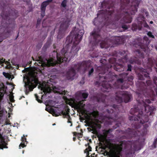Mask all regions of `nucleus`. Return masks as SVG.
<instances>
[{
  "mask_svg": "<svg viewBox=\"0 0 157 157\" xmlns=\"http://www.w3.org/2000/svg\"><path fill=\"white\" fill-rule=\"evenodd\" d=\"M157 73V68L155 67ZM154 83L150 80L146 81V84L142 81H138L136 83L137 89L140 91L137 93L138 102L137 107L132 108L130 113L132 115L129 116L130 121L134 122L132 124L135 129L128 128L125 130L124 133L128 138L136 136H144L147 134V124H143L148 121V115L152 116L156 109L153 106H150L146 104H150L151 100H154L156 94L157 96V77H154Z\"/></svg>",
  "mask_w": 157,
  "mask_h": 157,
  "instance_id": "obj_1",
  "label": "nucleus"
},
{
  "mask_svg": "<svg viewBox=\"0 0 157 157\" xmlns=\"http://www.w3.org/2000/svg\"><path fill=\"white\" fill-rule=\"evenodd\" d=\"M71 33L66 38V45L61 50V53L54 50L52 53V57L46 59L48 67H54L62 62H69L77 54L80 49L78 45L82 39L84 31L76 30L75 32L72 31Z\"/></svg>",
  "mask_w": 157,
  "mask_h": 157,
  "instance_id": "obj_2",
  "label": "nucleus"
},
{
  "mask_svg": "<svg viewBox=\"0 0 157 157\" xmlns=\"http://www.w3.org/2000/svg\"><path fill=\"white\" fill-rule=\"evenodd\" d=\"M106 147L110 149L109 152L105 150L103 153L105 156H109V157H121L122 156V152L123 149L125 151L127 155L134 154L136 151L141 149V144L139 141H136L132 143L129 141H124L120 144L117 145L114 147L112 148L113 144L109 141H106Z\"/></svg>",
  "mask_w": 157,
  "mask_h": 157,
  "instance_id": "obj_3",
  "label": "nucleus"
},
{
  "mask_svg": "<svg viewBox=\"0 0 157 157\" xmlns=\"http://www.w3.org/2000/svg\"><path fill=\"white\" fill-rule=\"evenodd\" d=\"M7 3L0 2V8L2 10V26L5 28L4 33L9 34L14 28L15 20L18 16L17 11L14 9H11Z\"/></svg>",
  "mask_w": 157,
  "mask_h": 157,
  "instance_id": "obj_4",
  "label": "nucleus"
},
{
  "mask_svg": "<svg viewBox=\"0 0 157 157\" xmlns=\"http://www.w3.org/2000/svg\"><path fill=\"white\" fill-rule=\"evenodd\" d=\"M141 0H132L130 7L127 11H124V10L127 9L130 0H121V11L120 13L117 12V14L114 18L115 21H118L122 17L123 18L121 20L122 24L130 23L132 21V15H134L137 11L138 6Z\"/></svg>",
  "mask_w": 157,
  "mask_h": 157,
  "instance_id": "obj_5",
  "label": "nucleus"
},
{
  "mask_svg": "<svg viewBox=\"0 0 157 157\" xmlns=\"http://www.w3.org/2000/svg\"><path fill=\"white\" fill-rule=\"evenodd\" d=\"M109 67L105 68L104 67H98L97 70L99 71L98 74V81L95 82V84L99 86L101 85L103 88L105 89L103 91L109 92L114 89L113 87H115V84L113 86L112 85L111 83L116 84V82H113L114 76L112 72L108 71Z\"/></svg>",
  "mask_w": 157,
  "mask_h": 157,
  "instance_id": "obj_6",
  "label": "nucleus"
},
{
  "mask_svg": "<svg viewBox=\"0 0 157 157\" xmlns=\"http://www.w3.org/2000/svg\"><path fill=\"white\" fill-rule=\"evenodd\" d=\"M111 108L107 109L106 112L109 114V116L107 117L108 119L107 124L109 125L112 124L114 123L116 125L113 127V129H115L120 126L121 123L120 122L117 123L116 121H118V114L119 112V106L114 104Z\"/></svg>",
  "mask_w": 157,
  "mask_h": 157,
  "instance_id": "obj_7",
  "label": "nucleus"
},
{
  "mask_svg": "<svg viewBox=\"0 0 157 157\" xmlns=\"http://www.w3.org/2000/svg\"><path fill=\"white\" fill-rule=\"evenodd\" d=\"M91 67L90 63L88 61H84L75 64L74 67H71L69 69L66 75V78L68 80H72L74 79L76 74L75 70L78 71L81 69L86 70Z\"/></svg>",
  "mask_w": 157,
  "mask_h": 157,
  "instance_id": "obj_8",
  "label": "nucleus"
},
{
  "mask_svg": "<svg viewBox=\"0 0 157 157\" xmlns=\"http://www.w3.org/2000/svg\"><path fill=\"white\" fill-rule=\"evenodd\" d=\"M27 81L25 83V86L26 88L25 94H27L29 91H32L39 83L37 75H32L30 77L27 78Z\"/></svg>",
  "mask_w": 157,
  "mask_h": 157,
  "instance_id": "obj_9",
  "label": "nucleus"
},
{
  "mask_svg": "<svg viewBox=\"0 0 157 157\" xmlns=\"http://www.w3.org/2000/svg\"><path fill=\"white\" fill-rule=\"evenodd\" d=\"M71 20V17H66L64 18L63 21L60 26L59 31L57 35L58 39H60L64 37L65 31L70 25V22Z\"/></svg>",
  "mask_w": 157,
  "mask_h": 157,
  "instance_id": "obj_10",
  "label": "nucleus"
},
{
  "mask_svg": "<svg viewBox=\"0 0 157 157\" xmlns=\"http://www.w3.org/2000/svg\"><path fill=\"white\" fill-rule=\"evenodd\" d=\"M116 94L115 99L117 101L120 103L123 101L127 103L130 101L131 95L128 92L119 91Z\"/></svg>",
  "mask_w": 157,
  "mask_h": 157,
  "instance_id": "obj_11",
  "label": "nucleus"
},
{
  "mask_svg": "<svg viewBox=\"0 0 157 157\" xmlns=\"http://www.w3.org/2000/svg\"><path fill=\"white\" fill-rule=\"evenodd\" d=\"M90 35L93 37V40H91L90 43L92 44L93 48L94 49V47L101 41V37L99 32L94 30L90 33Z\"/></svg>",
  "mask_w": 157,
  "mask_h": 157,
  "instance_id": "obj_12",
  "label": "nucleus"
},
{
  "mask_svg": "<svg viewBox=\"0 0 157 157\" xmlns=\"http://www.w3.org/2000/svg\"><path fill=\"white\" fill-rule=\"evenodd\" d=\"M114 11L113 10H107L106 9L102 10L99 11V13L97 14L98 17H102L103 20H105L108 22L110 21V17L111 15L113 13Z\"/></svg>",
  "mask_w": 157,
  "mask_h": 157,
  "instance_id": "obj_13",
  "label": "nucleus"
},
{
  "mask_svg": "<svg viewBox=\"0 0 157 157\" xmlns=\"http://www.w3.org/2000/svg\"><path fill=\"white\" fill-rule=\"evenodd\" d=\"M53 0H47L43 2L41 4L40 10L41 11V16L43 18L45 14V11L46 6L48 5L50 3L52 2Z\"/></svg>",
  "mask_w": 157,
  "mask_h": 157,
  "instance_id": "obj_14",
  "label": "nucleus"
},
{
  "mask_svg": "<svg viewBox=\"0 0 157 157\" xmlns=\"http://www.w3.org/2000/svg\"><path fill=\"white\" fill-rule=\"evenodd\" d=\"M113 45H117L123 44L125 41V39L122 36H118L113 37L111 40Z\"/></svg>",
  "mask_w": 157,
  "mask_h": 157,
  "instance_id": "obj_15",
  "label": "nucleus"
},
{
  "mask_svg": "<svg viewBox=\"0 0 157 157\" xmlns=\"http://www.w3.org/2000/svg\"><path fill=\"white\" fill-rule=\"evenodd\" d=\"M115 53L117 54V56H118V54H117L116 51H115ZM119 55H121V56H123L124 54L125 55L123 57H121L120 59H118V60L120 62H122L124 63L125 62H127L128 61V56L125 53V52L124 51L123 52H120L118 53Z\"/></svg>",
  "mask_w": 157,
  "mask_h": 157,
  "instance_id": "obj_16",
  "label": "nucleus"
},
{
  "mask_svg": "<svg viewBox=\"0 0 157 157\" xmlns=\"http://www.w3.org/2000/svg\"><path fill=\"white\" fill-rule=\"evenodd\" d=\"M95 98L98 102L105 103L106 98V95L101 93H98L96 96H95Z\"/></svg>",
  "mask_w": 157,
  "mask_h": 157,
  "instance_id": "obj_17",
  "label": "nucleus"
},
{
  "mask_svg": "<svg viewBox=\"0 0 157 157\" xmlns=\"http://www.w3.org/2000/svg\"><path fill=\"white\" fill-rule=\"evenodd\" d=\"M144 70V71L138 73V76L139 79L143 80H144V78L148 79L150 78L149 73L145 71L146 70Z\"/></svg>",
  "mask_w": 157,
  "mask_h": 157,
  "instance_id": "obj_18",
  "label": "nucleus"
},
{
  "mask_svg": "<svg viewBox=\"0 0 157 157\" xmlns=\"http://www.w3.org/2000/svg\"><path fill=\"white\" fill-rule=\"evenodd\" d=\"M5 63L6 64L5 68L7 69H10L11 67V64L8 61H6L5 59L2 58H0V64L2 66H3V64Z\"/></svg>",
  "mask_w": 157,
  "mask_h": 157,
  "instance_id": "obj_19",
  "label": "nucleus"
},
{
  "mask_svg": "<svg viewBox=\"0 0 157 157\" xmlns=\"http://www.w3.org/2000/svg\"><path fill=\"white\" fill-rule=\"evenodd\" d=\"M142 23V21H139L138 23V25H137L136 23L133 24L132 27V29L134 31H136L137 29L140 30L142 28L141 25Z\"/></svg>",
  "mask_w": 157,
  "mask_h": 157,
  "instance_id": "obj_20",
  "label": "nucleus"
},
{
  "mask_svg": "<svg viewBox=\"0 0 157 157\" xmlns=\"http://www.w3.org/2000/svg\"><path fill=\"white\" fill-rule=\"evenodd\" d=\"M119 76L120 78L117 79L116 82L120 84L124 82L126 80L125 79V74L124 73L120 74Z\"/></svg>",
  "mask_w": 157,
  "mask_h": 157,
  "instance_id": "obj_21",
  "label": "nucleus"
},
{
  "mask_svg": "<svg viewBox=\"0 0 157 157\" xmlns=\"http://www.w3.org/2000/svg\"><path fill=\"white\" fill-rule=\"evenodd\" d=\"M114 69L118 71L121 72L124 71L123 65L121 64H117L114 65L113 66Z\"/></svg>",
  "mask_w": 157,
  "mask_h": 157,
  "instance_id": "obj_22",
  "label": "nucleus"
},
{
  "mask_svg": "<svg viewBox=\"0 0 157 157\" xmlns=\"http://www.w3.org/2000/svg\"><path fill=\"white\" fill-rule=\"evenodd\" d=\"M85 100H82L78 102L76 105V107L78 110H81L84 107L85 104L83 103Z\"/></svg>",
  "mask_w": 157,
  "mask_h": 157,
  "instance_id": "obj_23",
  "label": "nucleus"
},
{
  "mask_svg": "<svg viewBox=\"0 0 157 157\" xmlns=\"http://www.w3.org/2000/svg\"><path fill=\"white\" fill-rule=\"evenodd\" d=\"M101 8L103 9H107L108 10L111 9V7L108 2L105 1H103L101 2Z\"/></svg>",
  "mask_w": 157,
  "mask_h": 157,
  "instance_id": "obj_24",
  "label": "nucleus"
},
{
  "mask_svg": "<svg viewBox=\"0 0 157 157\" xmlns=\"http://www.w3.org/2000/svg\"><path fill=\"white\" fill-rule=\"evenodd\" d=\"M148 63L147 64L149 68L152 67L155 63V60L152 58H149L148 59Z\"/></svg>",
  "mask_w": 157,
  "mask_h": 157,
  "instance_id": "obj_25",
  "label": "nucleus"
},
{
  "mask_svg": "<svg viewBox=\"0 0 157 157\" xmlns=\"http://www.w3.org/2000/svg\"><path fill=\"white\" fill-rule=\"evenodd\" d=\"M97 136L99 141L102 142H104L106 137L104 135H103L100 134H98Z\"/></svg>",
  "mask_w": 157,
  "mask_h": 157,
  "instance_id": "obj_26",
  "label": "nucleus"
},
{
  "mask_svg": "<svg viewBox=\"0 0 157 157\" xmlns=\"http://www.w3.org/2000/svg\"><path fill=\"white\" fill-rule=\"evenodd\" d=\"M100 45L101 48H107L110 46V44H109L103 41H102L100 43Z\"/></svg>",
  "mask_w": 157,
  "mask_h": 157,
  "instance_id": "obj_27",
  "label": "nucleus"
},
{
  "mask_svg": "<svg viewBox=\"0 0 157 157\" xmlns=\"http://www.w3.org/2000/svg\"><path fill=\"white\" fill-rule=\"evenodd\" d=\"M6 91L3 88H0V102H1Z\"/></svg>",
  "mask_w": 157,
  "mask_h": 157,
  "instance_id": "obj_28",
  "label": "nucleus"
},
{
  "mask_svg": "<svg viewBox=\"0 0 157 157\" xmlns=\"http://www.w3.org/2000/svg\"><path fill=\"white\" fill-rule=\"evenodd\" d=\"M125 74V76L126 75V76H125V78L126 80L125 81H127V82H131L132 81L133 79V77L131 75L127 77V75H128L127 74Z\"/></svg>",
  "mask_w": 157,
  "mask_h": 157,
  "instance_id": "obj_29",
  "label": "nucleus"
},
{
  "mask_svg": "<svg viewBox=\"0 0 157 157\" xmlns=\"http://www.w3.org/2000/svg\"><path fill=\"white\" fill-rule=\"evenodd\" d=\"M113 131L112 129H109L108 130H103V134L104 135L107 137L109 134Z\"/></svg>",
  "mask_w": 157,
  "mask_h": 157,
  "instance_id": "obj_30",
  "label": "nucleus"
},
{
  "mask_svg": "<svg viewBox=\"0 0 157 157\" xmlns=\"http://www.w3.org/2000/svg\"><path fill=\"white\" fill-rule=\"evenodd\" d=\"M67 0H63L61 2V7L65 8L67 6Z\"/></svg>",
  "mask_w": 157,
  "mask_h": 157,
  "instance_id": "obj_31",
  "label": "nucleus"
},
{
  "mask_svg": "<svg viewBox=\"0 0 157 157\" xmlns=\"http://www.w3.org/2000/svg\"><path fill=\"white\" fill-rule=\"evenodd\" d=\"M91 115L94 118H96L98 117V112L97 111H94L91 113Z\"/></svg>",
  "mask_w": 157,
  "mask_h": 157,
  "instance_id": "obj_32",
  "label": "nucleus"
},
{
  "mask_svg": "<svg viewBox=\"0 0 157 157\" xmlns=\"http://www.w3.org/2000/svg\"><path fill=\"white\" fill-rule=\"evenodd\" d=\"M157 145V138L155 139L153 143L151 145V147L153 148H155L156 147Z\"/></svg>",
  "mask_w": 157,
  "mask_h": 157,
  "instance_id": "obj_33",
  "label": "nucleus"
},
{
  "mask_svg": "<svg viewBox=\"0 0 157 157\" xmlns=\"http://www.w3.org/2000/svg\"><path fill=\"white\" fill-rule=\"evenodd\" d=\"M61 114L63 116V117L65 118L66 116H68V115H69L68 113L67 112V111H62L61 112Z\"/></svg>",
  "mask_w": 157,
  "mask_h": 157,
  "instance_id": "obj_34",
  "label": "nucleus"
},
{
  "mask_svg": "<svg viewBox=\"0 0 157 157\" xmlns=\"http://www.w3.org/2000/svg\"><path fill=\"white\" fill-rule=\"evenodd\" d=\"M147 35L148 36L151 38H155V37L154 35H153L152 34V33L151 32V31H149L147 33Z\"/></svg>",
  "mask_w": 157,
  "mask_h": 157,
  "instance_id": "obj_35",
  "label": "nucleus"
},
{
  "mask_svg": "<svg viewBox=\"0 0 157 157\" xmlns=\"http://www.w3.org/2000/svg\"><path fill=\"white\" fill-rule=\"evenodd\" d=\"M35 97L36 98V100L40 103H41L42 102V101L39 99V97L37 94H35Z\"/></svg>",
  "mask_w": 157,
  "mask_h": 157,
  "instance_id": "obj_36",
  "label": "nucleus"
},
{
  "mask_svg": "<svg viewBox=\"0 0 157 157\" xmlns=\"http://www.w3.org/2000/svg\"><path fill=\"white\" fill-rule=\"evenodd\" d=\"M88 96V93H84L82 94V98L85 99L87 98Z\"/></svg>",
  "mask_w": 157,
  "mask_h": 157,
  "instance_id": "obj_37",
  "label": "nucleus"
},
{
  "mask_svg": "<svg viewBox=\"0 0 157 157\" xmlns=\"http://www.w3.org/2000/svg\"><path fill=\"white\" fill-rule=\"evenodd\" d=\"M48 45L47 44H45L42 48V51H43L44 52H45L46 49L48 48Z\"/></svg>",
  "mask_w": 157,
  "mask_h": 157,
  "instance_id": "obj_38",
  "label": "nucleus"
},
{
  "mask_svg": "<svg viewBox=\"0 0 157 157\" xmlns=\"http://www.w3.org/2000/svg\"><path fill=\"white\" fill-rule=\"evenodd\" d=\"M21 140L22 143L27 142L26 138L25 137L24 135H23V136L21 137Z\"/></svg>",
  "mask_w": 157,
  "mask_h": 157,
  "instance_id": "obj_39",
  "label": "nucleus"
},
{
  "mask_svg": "<svg viewBox=\"0 0 157 157\" xmlns=\"http://www.w3.org/2000/svg\"><path fill=\"white\" fill-rule=\"evenodd\" d=\"M94 71V69L93 67H92L91 68V69L89 71L88 73V75L89 76H90L93 73Z\"/></svg>",
  "mask_w": 157,
  "mask_h": 157,
  "instance_id": "obj_40",
  "label": "nucleus"
},
{
  "mask_svg": "<svg viewBox=\"0 0 157 157\" xmlns=\"http://www.w3.org/2000/svg\"><path fill=\"white\" fill-rule=\"evenodd\" d=\"M132 66L130 64H128V69L127 70L128 71H131L132 69Z\"/></svg>",
  "mask_w": 157,
  "mask_h": 157,
  "instance_id": "obj_41",
  "label": "nucleus"
},
{
  "mask_svg": "<svg viewBox=\"0 0 157 157\" xmlns=\"http://www.w3.org/2000/svg\"><path fill=\"white\" fill-rule=\"evenodd\" d=\"M45 53L43 55H39V58L40 59V60H42L45 57Z\"/></svg>",
  "mask_w": 157,
  "mask_h": 157,
  "instance_id": "obj_42",
  "label": "nucleus"
},
{
  "mask_svg": "<svg viewBox=\"0 0 157 157\" xmlns=\"http://www.w3.org/2000/svg\"><path fill=\"white\" fill-rule=\"evenodd\" d=\"M95 128L98 129H100L101 127V125L100 124L96 123L95 124Z\"/></svg>",
  "mask_w": 157,
  "mask_h": 157,
  "instance_id": "obj_43",
  "label": "nucleus"
},
{
  "mask_svg": "<svg viewBox=\"0 0 157 157\" xmlns=\"http://www.w3.org/2000/svg\"><path fill=\"white\" fill-rule=\"evenodd\" d=\"M71 117L70 115H68V121L67 122L68 123H71V126L72 125V122L71 121Z\"/></svg>",
  "mask_w": 157,
  "mask_h": 157,
  "instance_id": "obj_44",
  "label": "nucleus"
},
{
  "mask_svg": "<svg viewBox=\"0 0 157 157\" xmlns=\"http://www.w3.org/2000/svg\"><path fill=\"white\" fill-rule=\"evenodd\" d=\"M41 21V19L40 18H38L37 20V24L36 25V27H37L40 24Z\"/></svg>",
  "mask_w": 157,
  "mask_h": 157,
  "instance_id": "obj_45",
  "label": "nucleus"
},
{
  "mask_svg": "<svg viewBox=\"0 0 157 157\" xmlns=\"http://www.w3.org/2000/svg\"><path fill=\"white\" fill-rule=\"evenodd\" d=\"M91 147L90 146H89L87 148H86L85 150L87 152H89V151H91Z\"/></svg>",
  "mask_w": 157,
  "mask_h": 157,
  "instance_id": "obj_46",
  "label": "nucleus"
},
{
  "mask_svg": "<svg viewBox=\"0 0 157 157\" xmlns=\"http://www.w3.org/2000/svg\"><path fill=\"white\" fill-rule=\"evenodd\" d=\"M121 28L124 29V30L127 29L128 28L127 26L126 25H123L121 26Z\"/></svg>",
  "mask_w": 157,
  "mask_h": 157,
  "instance_id": "obj_47",
  "label": "nucleus"
},
{
  "mask_svg": "<svg viewBox=\"0 0 157 157\" xmlns=\"http://www.w3.org/2000/svg\"><path fill=\"white\" fill-rule=\"evenodd\" d=\"M26 145H25V143H22V142L19 145V147H25Z\"/></svg>",
  "mask_w": 157,
  "mask_h": 157,
  "instance_id": "obj_48",
  "label": "nucleus"
},
{
  "mask_svg": "<svg viewBox=\"0 0 157 157\" xmlns=\"http://www.w3.org/2000/svg\"><path fill=\"white\" fill-rule=\"evenodd\" d=\"M117 58H110L109 59V62H111V61L112 59H113V62L112 63H114V62H115L117 60Z\"/></svg>",
  "mask_w": 157,
  "mask_h": 157,
  "instance_id": "obj_49",
  "label": "nucleus"
},
{
  "mask_svg": "<svg viewBox=\"0 0 157 157\" xmlns=\"http://www.w3.org/2000/svg\"><path fill=\"white\" fill-rule=\"evenodd\" d=\"M98 19V18H95L94 19V21L93 22V23H94V24L95 25H97V24L96 21Z\"/></svg>",
  "mask_w": 157,
  "mask_h": 157,
  "instance_id": "obj_50",
  "label": "nucleus"
},
{
  "mask_svg": "<svg viewBox=\"0 0 157 157\" xmlns=\"http://www.w3.org/2000/svg\"><path fill=\"white\" fill-rule=\"evenodd\" d=\"M73 135L74 136H76L77 135L81 134L80 133H77L76 132H73Z\"/></svg>",
  "mask_w": 157,
  "mask_h": 157,
  "instance_id": "obj_51",
  "label": "nucleus"
},
{
  "mask_svg": "<svg viewBox=\"0 0 157 157\" xmlns=\"http://www.w3.org/2000/svg\"><path fill=\"white\" fill-rule=\"evenodd\" d=\"M144 40L146 41H147L148 40V38L147 36H144Z\"/></svg>",
  "mask_w": 157,
  "mask_h": 157,
  "instance_id": "obj_52",
  "label": "nucleus"
},
{
  "mask_svg": "<svg viewBox=\"0 0 157 157\" xmlns=\"http://www.w3.org/2000/svg\"><path fill=\"white\" fill-rule=\"evenodd\" d=\"M135 59H134L133 60H129V62L131 63H133L134 62H136V61H135Z\"/></svg>",
  "mask_w": 157,
  "mask_h": 157,
  "instance_id": "obj_53",
  "label": "nucleus"
},
{
  "mask_svg": "<svg viewBox=\"0 0 157 157\" xmlns=\"http://www.w3.org/2000/svg\"><path fill=\"white\" fill-rule=\"evenodd\" d=\"M140 48L142 49H143V50H145V47L144 46H140Z\"/></svg>",
  "mask_w": 157,
  "mask_h": 157,
  "instance_id": "obj_54",
  "label": "nucleus"
},
{
  "mask_svg": "<svg viewBox=\"0 0 157 157\" xmlns=\"http://www.w3.org/2000/svg\"><path fill=\"white\" fill-rule=\"evenodd\" d=\"M140 57L143 58H144V55L143 54V53H141V56H140Z\"/></svg>",
  "mask_w": 157,
  "mask_h": 157,
  "instance_id": "obj_55",
  "label": "nucleus"
},
{
  "mask_svg": "<svg viewBox=\"0 0 157 157\" xmlns=\"http://www.w3.org/2000/svg\"><path fill=\"white\" fill-rule=\"evenodd\" d=\"M90 145V144H89V143H87V144H85V146H86V147H87V146H88H88H90V145Z\"/></svg>",
  "mask_w": 157,
  "mask_h": 157,
  "instance_id": "obj_56",
  "label": "nucleus"
},
{
  "mask_svg": "<svg viewBox=\"0 0 157 157\" xmlns=\"http://www.w3.org/2000/svg\"><path fill=\"white\" fill-rule=\"evenodd\" d=\"M76 140V138L75 137H74L73 138V140L74 141H75Z\"/></svg>",
  "mask_w": 157,
  "mask_h": 157,
  "instance_id": "obj_57",
  "label": "nucleus"
},
{
  "mask_svg": "<svg viewBox=\"0 0 157 157\" xmlns=\"http://www.w3.org/2000/svg\"><path fill=\"white\" fill-rule=\"evenodd\" d=\"M145 25H145L144 26L146 27H149L148 25L147 24H146Z\"/></svg>",
  "mask_w": 157,
  "mask_h": 157,
  "instance_id": "obj_58",
  "label": "nucleus"
},
{
  "mask_svg": "<svg viewBox=\"0 0 157 157\" xmlns=\"http://www.w3.org/2000/svg\"><path fill=\"white\" fill-rule=\"evenodd\" d=\"M13 99V98H10V101H11L13 102V101H12V100Z\"/></svg>",
  "mask_w": 157,
  "mask_h": 157,
  "instance_id": "obj_59",
  "label": "nucleus"
},
{
  "mask_svg": "<svg viewBox=\"0 0 157 157\" xmlns=\"http://www.w3.org/2000/svg\"><path fill=\"white\" fill-rule=\"evenodd\" d=\"M53 48H56V45H55V44H53Z\"/></svg>",
  "mask_w": 157,
  "mask_h": 157,
  "instance_id": "obj_60",
  "label": "nucleus"
},
{
  "mask_svg": "<svg viewBox=\"0 0 157 157\" xmlns=\"http://www.w3.org/2000/svg\"><path fill=\"white\" fill-rule=\"evenodd\" d=\"M91 56L93 57H97V56L96 55Z\"/></svg>",
  "mask_w": 157,
  "mask_h": 157,
  "instance_id": "obj_61",
  "label": "nucleus"
},
{
  "mask_svg": "<svg viewBox=\"0 0 157 157\" xmlns=\"http://www.w3.org/2000/svg\"><path fill=\"white\" fill-rule=\"evenodd\" d=\"M150 23L151 24H152L153 23V22L152 21H150Z\"/></svg>",
  "mask_w": 157,
  "mask_h": 157,
  "instance_id": "obj_62",
  "label": "nucleus"
},
{
  "mask_svg": "<svg viewBox=\"0 0 157 157\" xmlns=\"http://www.w3.org/2000/svg\"><path fill=\"white\" fill-rule=\"evenodd\" d=\"M22 97H23V98H24V96H22V97H21L19 98V100H21V99Z\"/></svg>",
  "mask_w": 157,
  "mask_h": 157,
  "instance_id": "obj_63",
  "label": "nucleus"
},
{
  "mask_svg": "<svg viewBox=\"0 0 157 157\" xmlns=\"http://www.w3.org/2000/svg\"><path fill=\"white\" fill-rule=\"evenodd\" d=\"M18 34H19V33H18L16 38H17V37L18 36Z\"/></svg>",
  "mask_w": 157,
  "mask_h": 157,
  "instance_id": "obj_64",
  "label": "nucleus"
}]
</instances>
